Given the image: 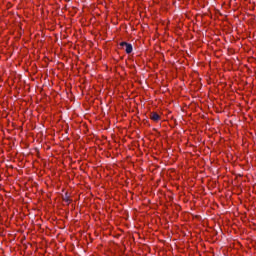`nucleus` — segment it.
<instances>
[{
	"instance_id": "1",
	"label": "nucleus",
	"mask_w": 256,
	"mask_h": 256,
	"mask_svg": "<svg viewBox=\"0 0 256 256\" xmlns=\"http://www.w3.org/2000/svg\"><path fill=\"white\" fill-rule=\"evenodd\" d=\"M120 47L122 49H125L127 55L133 53V45H131V44L127 43V42H121L120 43Z\"/></svg>"
},
{
	"instance_id": "2",
	"label": "nucleus",
	"mask_w": 256,
	"mask_h": 256,
	"mask_svg": "<svg viewBox=\"0 0 256 256\" xmlns=\"http://www.w3.org/2000/svg\"><path fill=\"white\" fill-rule=\"evenodd\" d=\"M150 119L154 121L155 123L159 122L161 120V116L157 114V112H152L150 114Z\"/></svg>"
},
{
	"instance_id": "3",
	"label": "nucleus",
	"mask_w": 256,
	"mask_h": 256,
	"mask_svg": "<svg viewBox=\"0 0 256 256\" xmlns=\"http://www.w3.org/2000/svg\"><path fill=\"white\" fill-rule=\"evenodd\" d=\"M62 199L65 201V203H71V199H69V193H65Z\"/></svg>"
}]
</instances>
